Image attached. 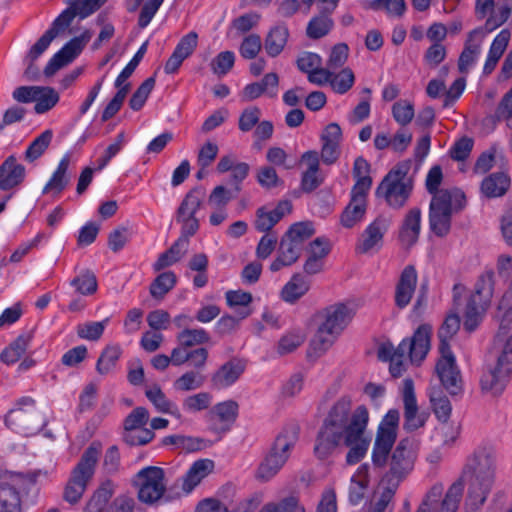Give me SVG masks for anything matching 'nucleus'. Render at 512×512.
I'll return each mask as SVG.
<instances>
[{
    "instance_id": "nucleus-1",
    "label": "nucleus",
    "mask_w": 512,
    "mask_h": 512,
    "mask_svg": "<svg viewBox=\"0 0 512 512\" xmlns=\"http://www.w3.org/2000/svg\"><path fill=\"white\" fill-rule=\"evenodd\" d=\"M496 459L491 448H478L463 468L462 474L443 497L442 484L433 485L426 493L416 512H456L467 483L466 506L476 511L480 509L495 482Z\"/></svg>"
},
{
    "instance_id": "nucleus-2",
    "label": "nucleus",
    "mask_w": 512,
    "mask_h": 512,
    "mask_svg": "<svg viewBox=\"0 0 512 512\" xmlns=\"http://www.w3.org/2000/svg\"><path fill=\"white\" fill-rule=\"evenodd\" d=\"M351 407V398L342 396L329 410L315 441L314 454L318 459L330 457L342 440L350 448L346 455L348 464H356L365 456L370 443L365 436L369 413L364 405L353 412Z\"/></svg>"
},
{
    "instance_id": "nucleus-3",
    "label": "nucleus",
    "mask_w": 512,
    "mask_h": 512,
    "mask_svg": "<svg viewBox=\"0 0 512 512\" xmlns=\"http://www.w3.org/2000/svg\"><path fill=\"white\" fill-rule=\"evenodd\" d=\"M206 198V189L203 186L192 188L183 198L176 211V221L181 224V236L164 253L160 254L153 264L155 271L178 262L186 253L189 238L199 229V220L196 217L198 210L203 206Z\"/></svg>"
},
{
    "instance_id": "nucleus-4",
    "label": "nucleus",
    "mask_w": 512,
    "mask_h": 512,
    "mask_svg": "<svg viewBox=\"0 0 512 512\" xmlns=\"http://www.w3.org/2000/svg\"><path fill=\"white\" fill-rule=\"evenodd\" d=\"M354 314V309L344 303H337L325 308L319 315L322 322L311 340L312 349L318 354L329 349L336 337L352 320Z\"/></svg>"
},
{
    "instance_id": "nucleus-5",
    "label": "nucleus",
    "mask_w": 512,
    "mask_h": 512,
    "mask_svg": "<svg viewBox=\"0 0 512 512\" xmlns=\"http://www.w3.org/2000/svg\"><path fill=\"white\" fill-rule=\"evenodd\" d=\"M465 205L464 193L457 189H442L432 197L429 205V226L438 237L446 236L451 229V219L454 212L460 211Z\"/></svg>"
},
{
    "instance_id": "nucleus-6",
    "label": "nucleus",
    "mask_w": 512,
    "mask_h": 512,
    "mask_svg": "<svg viewBox=\"0 0 512 512\" xmlns=\"http://www.w3.org/2000/svg\"><path fill=\"white\" fill-rule=\"evenodd\" d=\"M101 451L102 444L98 441L92 442L85 449L65 486L63 497L67 502L75 504L81 499L93 479Z\"/></svg>"
},
{
    "instance_id": "nucleus-7",
    "label": "nucleus",
    "mask_w": 512,
    "mask_h": 512,
    "mask_svg": "<svg viewBox=\"0 0 512 512\" xmlns=\"http://www.w3.org/2000/svg\"><path fill=\"white\" fill-rule=\"evenodd\" d=\"M410 167V161L398 163L383 178L376 189V195L383 197L392 208H402L411 195L413 181L411 177H408Z\"/></svg>"
},
{
    "instance_id": "nucleus-8",
    "label": "nucleus",
    "mask_w": 512,
    "mask_h": 512,
    "mask_svg": "<svg viewBox=\"0 0 512 512\" xmlns=\"http://www.w3.org/2000/svg\"><path fill=\"white\" fill-rule=\"evenodd\" d=\"M299 438V427L291 425L282 430L276 437L274 444L261 462L257 470V478L268 481L274 477L287 462L290 450L295 446Z\"/></svg>"
},
{
    "instance_id": "nucleus-9",
    "label": "nucleus",
    "mask_w": 512,
    "mask_h": 512,
    "mask_svg": "<svg viewBox=\"0 0 512 512\" xmlns=\"http://www.w3.org/2000/svg\"><path fill=\"white\" fill-rule=\"evenodd\" d=\"M417 441L406 437L401 439L391 449L388 460L389 470L384 474L382 483L398 487L399 484L411 473L417 458Z\"/></svg>"
},
{
    "instance_id": "nucleus-10",
    "label": "nucleus",
    "mask_w": 512,
    "mask_h": 512,
    "mask_svg": "<svg viewBox=\"0 0 512 512\" xmlns=\"http://www.w3.org/2000/svg\"><path fill=\"white\" fill-rule=\"evenodd\" d=\"M494 273L487 271L481 274L475 284L464 312V329L473 332L482 320L483 314L490 304L494 291Z\"/></svg>"
},
{
    "instance_id": "nucleus-11",
    "label": "nucleus",
    "mask_w": 512,
    "mask_h": 512,
    "mask_svg": "<svg viewBox=\"0 0 512 512\" xmlns=\"http://www.w3.org/2000/svg\"><path fill=\"white\" fill-rule=\"evenodd\" d=\"M399 419V411L392 409L387 412L378 426L371 454L375 468L384 469L388 464L389 454L397 439Z\"/></svg>"
},
{
    "instance_id": "nucleus-12",
    "label": "nucleus",
    "mask_w": 512,
    "mask_h": 512,
    "mask_svg": "<svg viewBox=\"0 0 512 512\" xmlns=\"http://www.w3.org/2000/svg\"><path fill=\"white\" fill-rule=\"evenodd\" d=\"M164 470L156 466L141 469L135 476L138 499L146 504H154L164 497L166 484Z\"/></svg>"
},
{
    "instance_id": "nucleus-13",
    "label": "nucleus",
    "mask_w": 512,
    "mask_h": 512,
    "mask_svg": "<svg viewBox=\"0 0 512 512\" xmlns=\"http://www.w3.org/2000/svg\"><path fill=\"white\" fill-rule=\"evenodd\" d=\"M431 332L430 325H420L411 338L403 339L398 347L394 348L393 357L404 361L408 356L412 363H421L430 349Z\"/></svg>"
},
{
    "instance_id": "nucleus-14",
    "label": "nucleus",
    "mask_w": 512,
    "mask_h": 512,
    "mask_svg": "<svg viewBox=\"0 0 512 512\" xmlns=\"http://www.w3.org/2000/svg\"><path fill=\"white\" fill-rule=\"evenodd\" d=\"M439 352L441 356L436 363V374L450 395H460L463 392V380L456 359L450 348L444 347V350Z\"/></svg>"
},
{
    "instance_id": "nucleus-15",
    "label": "nucleus",
    "mask_w": 512,
    "mask_h": 512,
    "mask_svg": "<svg viewBox=\"0 0 512 512\" xmlns=\"http://www.w3.org/2000/svg\"><path fill=\"white\" fill-rule=\"evenodd\" d=\"M390 220L378 216L361 234L355 250L359 254H369L380 249L385 232L388 230Z\"/></svg>"
},
{
    "instance_id": "nucleus-16",
    "label": "nucleus",
    "mask_w": 512,
    "mask_h": 512,
    "mask_svg": "<svg viewBox=\"0 0 512 512\" xmlns=\"http://www.w3.org/2000/svg\"><path fill=\"white\" fill-rule=\"evenodd\" d=\"M404 402V428L408 431H414L424 426L427 415L418 412V406L414 393V385L411 379H405L403 390Z\"/></svg>"
},
{
    "instance_id": "nucleus-17",
    "label": "nucleus",
    "mask_w": 512,
    "mask_h": 512,
    "mask_svg": "<svg viewBox=\"0 0 512 512\" xmlns=\"http://www.w3.org/2000/svg\"><path fill=\"white\" fill-rule=\"evenodd\" d=\"M485 37L483 28H476L469 32L464 49L458 59V70L462 74H467L470 68L476 62L481 53V45Z\"/></svg>"
},
{
    "instance_id": "nucleus-18",
    "label": "nucleus",
    "mask_w": 512,
    "mask_h": 512,
    "mask_svg": "<svg viewBox=\"0 0 512 512\" xmlns=\"http://www.w3.org/2000/svg\"><path fill=\"white\" fill-rule=\"evenodd\" d=\"M342 130L339 124H328L321 134V160L327 165L335 163L340 156Z\"/></svg>"
},
{
    "instance_id": "nucleus-19",
    "label": "nucleus",
    "mask_w": 512,
    "mask_h": 512,
    "mask_svg": "<svg viewBox=\"0 0 512 512\" xmlns=\"http://www.w3.org/2000/svg\"><path fill=\"white\" fill-rule=\"evenodd\" d=\"M245 371V363L241 359L232 358L221 365L211 376L213 389H224L233 385Z\"/></svg>"
},
{
    "instance_id": "nucleus-20",
    "label": "nucleus",
    "mask_w": 512,
    "mask_h": 512,
    "mask_svg": "<svg viewBox=\"0 0 512 512\" xmlns=\"http://www.w3.org/2000/svg\"><path fill=\"white\" fill-rule=\"evenodd\" d=\"M511 373L512 368L500 366L496 363L483 373L480 379L482 391L493 396L501 394L510 379Z\"/></svg>"
},
{
    "instance_id": "nucleus-21",
    "label": "nucleus",
    "mask_w": 512,
    "mask_h": 512,
    "mask_svg": "<svg viewBox=\"0 0 512 512\" xmlns=\"http://www.w3.org/2000/svg\"><path fill=\"white\" fill-rule=\"evenodd\" d=\"M417 285V271L413 265L406 266L395 287V305L403 309L410 303Z\"/></svg>"
},
{
    "instance_id": "nucleus-22",
    "label": "nucleus",
    "mask_w": 512,
    "mask_h": 512,
    "mask_svg": "<svg viewBox=\"0 0 512 512\" xmlns=\"http://www.w3.org/2000/svg\"><path fill=\"white\" fill-rule=\"evenodd\" d=\"M322 58L312 52H303L297 59V67L300 71L307 73L309 82L317 85H324L327 80L328 70L321 67Z\"/></svg>"
},
{
    "instance_id": "nucleus-23",
    "label": "nucleus",
    "mask_w": 512,
    "mask_h": 512,
    "mask_svg": "<svg viewBox=\"0 0 512 512\" xmlns=\"http://www.w3.org/2000/svg\"><path fill=\"white\" fill-rule=\"evenodd\" d=\"M25 178V167L17 163L15 156H9L0 165V189L7 191L20 185Z\"/></svg>"
},
{
    "instance_id": "nucleus-24",
    "label": "nucleus",
    "mask_w": 512,
    "mask_h": 512,
    "mask_svg": "<svg viewBox=\"0 0 512 512\" xmlns=\"http://www.w3.org/2000/svg\"><path fill=\"white\" fill-rule=\"evenodd\" d=\"M367 192L351 190V199L341 214V224L346 228L353 227L366 212Z\"/></svg>"
},
{
    "instance_id": "nucleus-25",
    "label": "nucleus",
    "mask_w": 512,
    "mask_h": 512,
    "mask_svg": "<svg viewBox=\"0 0 512 512\" xmlns=\"http://www.w3.org/2000/svg\"><path fill=\"white\" fill-rule=\"evenodd\" d=\"M420 227L421 210L419 208H412L405 215L399 231V239L406 248H410L418 241Z\"/></svg>"
},
{
    "instance_id": "nucleus-26",
    "label": "nucleus",
    "mask_w": 512,
    "mask_h": 512,
    "mask_svg": "<svg viewBox=\"0 0 512 512\" xmlns=\"http://www.w3.org/2000/svg\"><path fill=\"white\" fill-rule=\"evenodd\" d=\"M214 466V462L210 459L195 461L182 478V490L185 493H190L205 477L213 472Z\"/></svg>"
},
{
    "instance_id": "nucleus-27",
    "label": "nucleus",
    "mask_w": 512,
    "mask_h": 512,
    "mask_svg": "<svg viewBox=\"0 0 512 512\" xmlns=\"http://www.w3.org/2000/svg\"><path fill=\"white\" fill-rule=\"evenodd\" d=\"M301 252L302 248L297 246L295 241L282 236L278 247V255L271 263L270 270L276 272L283 267L291 266L299 259Z\"/></svg>"
},
{
    "instance_id": "nucleus-28",
    "label": "nucleus",
    "mask_w": 512,
    "mask_h": 512,
    "mask_svg": "<svg viewBox=\"0 0 512 512\" xmlns=\"http://www.w3.org/2000/svg\"><path fill=\"white\" fill-rule=\"evenodd\" d=\"M511 179L505 172H495L481 182V193L487 198L504 196L510 188Z\"/></svg>"
},
{
    "instance_id": "nucleus-29",
    "label": "nucleus",
    "mask_w": 512,
    "mask_h": 512,
    "mask_svg": "<svg viewBox=\"0 0 512 512\" xmlns=\"http://www.w3.org/2000/svg\"><path fill=\"white\" fill-rule=\"evenodd\" d=\"M492 352L496 355V363L512 368V333L498 331L493 341Z\"/></svg>"
},
{
    "instance_id": "nucleus-30",
    "label": "nucleus",
    "mask_w": 512,
    "mask_h": 512,
    "mask_svg": "<svg viewBox=\"0 0 512 512\" xmlns=\"http://www.w3.org/2000/svg\"><path fill=\"white\" fill-rule=\"evenodd\" d=\"M48 47L49 45L38 39L30 48L23 60L26 64V69L23 72V76L26 80L35 82L41 79V72L36 62Z\"/></svg>"
},
{
    "instance_id": "nucleus-31",
    "label": "nucleus",
    "mask_w": 512,
    "mask_h": 512,
    "mask_svg": "<svg viewBox=\"0 0 512 512\" xmlns=\"http://www.w3.org/2000/svg\"><path fill=\"white\" fill-rule=\"evenodd\" d=\"M145 396L154 405L158 412L171 414L177 419H181L182 415L179 408L165 396L159 385L147 388Z\"/></svg>"
},
{
    "instance_id": "nucleus-32",
    "label": "nucleus",
    "mask_w": 512,
    "mask_h": 512,
    "mask_svg": "<svg viewBox=\"0 0 512 512\" xmlns=\"http://www.w3.org/2000/svg\"><path fill=\"white\" fill-rule=\"evenodd\" d=\"M70 164V155L66 154L60 160L57 169L52 174V177L43 188V193L47 194L53 192L60 194L68 185L70 177L67 175L68 167Z\"/></svg>"
},
{
    "instance_id": "nucleus-33",
    "label": "nucleus",
    "mask_w": 512,
    "mask_h": 512,
    "mask_svg": "<svg viewBox=\"0 0 512 512\" xmlns=\"http://www.w3.org/2000/svg\"><path fill=\"white\" fill-rule=\"evenodd\" d=\"M510 39V32L506 29L502 30L493 40L488 57L483 67V73L488 75L496 67L498 61L502 57Z\"/></svg>"
},
{
    "instance_id": "nucleus-34",
    "label": "nucleus",
    "mask_w": 512,
    "mask_h": 512,
    "mask_svg": "<svg viewBox=\"0 0 512 512\" xmlns=\"http://www.w3.org/2000/svg\"><path fill=\"white\" fill-rule=\"evenodd\" d=\"M76 16H78V14L70 5L62 11L53 21L51 27L39 39L47 45H50L58 35L62 34L70 26Z\"/></svg>"
},
{
    "instance_id": "nucleus-35",
    "label": "nucleus",
    "mask_w": 512,
    "mask_h": 512,
    "mask_svg": "<svg viewBox=\"0 0 512 512\" xmlns=\"http://www.w3.org/2000/svg\"><path fill=\"white\" fill-rule=\"evenodd\" d=\"M289 36L288 28L284 25L275 26L265 38L264 47L271 57L278 56L284 49Z\"/></svg>"
},
{
    "instance_id": "nucleus-36",
    "label": "nucleus",
    "mask_w": 512,
    "mask_h": 512,
    "mask_svg": "<svg viewBox=\"0 0 512 512\" xmlns=\"http://www.w3.org/2000/svg\"><path fill=\"white\" fill-rule=\"evenodd\" d=\"M334 26L330 13L320 10L319 14L312 17L306 28V35L310 39H320L326 36Z\"/></svg>"
},
{
    "instance_id": "nucleus-37",
    "label": "nucleus",
    "mask_w": 512,
    "mask_h": 512,
    "mask_svg": "<svg viewBox=\"0 0 512 512\" xmlns=\"http://www.w3.org/2000/svg\"><path fill=\"white\" fill-rule=\"evenodd\" d=\"M309 290V283L301 274H294L281 291V297L285 302L295 303Z\"/></svg>"
},
{
    "instance_id": "nucleus-38",
    "label": "nucleus",
    "mask_w": 512,
    "mask_h": 512,
    "mask_svg": "<svg viewBox=\"0 0 512 512\" xmlns=\"http://www.w3.org/2000/svg\"><path fill=\"white\" fill-rule=\"evenodd\" d=\"M30 333H23L19 335L13 342L6 347L0 355L1 360L6 364H13L17 362L21 356L26 352V349L31 341Z\"/></svg>"
},
{
    "instance_id": "nucleus-39",
    "label": "nucleus",
    "mask_w": 512,
    "mask_h": 512,
    "mask_svg": "<svg viewBox=\"0 0 512 512\" xmlns=\"http://www.w3.org/2000/svg\"><path fill=\"white\" fill-rule=\"evenodd\" d=\"M370 164L362 156L354 161L353 176L356 179L355 185L352 187L354 191L367 192L372 185V178L369 176Z\"/></svg>"
},
{
    "instance_id": "nucleus-40",
    "label": "nucleus",
    "mask_w": 512,
    "mask_h": 512,
    "mask_svg": "<svg viewBox=\"0 0 512 512\" xmlns=\"http://www.w3.org/2000/svg\"><path fill=\"white\" fill-rule=\"evenodd\" d=\"M114 492V484L111 480L104 481L100 487L94 492L87 504L88 512H103L108 501Z\"/></svg>"
},
{
    "instance_id": "nucleus-41",
    "label": "nucleus",
    "mask_w": 512,
    "mask_h": 512,
    "mask_svg": "<svg viewBox=\"0 0 512 512\" xmlns=\"http://www.w3.org/2000/svg\"><path fill=\"white\" fill-rule=\"evenodd\" d=\"M92 36L93 32L91 30H85L80 36L74 37L68 41L58 53L65 58L68 63H71L91 40Z\"/></svg>"
},
{
    "instance_id": "nucleus-42",
    "label": "nucleus",
    "mask_w": 512,
    "mask_h": 512,
    "mask_svg": "<svg viewBox=\"0 0 512 512\" xmlns=\"http://www.w3.org/2000/svg\"><path fill=\"white\" fill-rule=\"evenodd\" d=\"M327 70L329 76H327L325 84L329 83L336 93L344 94L352 88L355 77L350 68H344L338 74L329 69Z\"/></svg>"
},
{
    "instance_id": "nucleus-43",
    "label": "nucleus",
    "mask_w": 512,
    "mask_h": 512,
    "mask_svg": "<svg viewBox=\"0 0 512 512\" xmlns=\"http://www.w3.org/2000/svg\"><path fill=\"white\" fill-rule=\"evenodd\" d=\"M21 498L15 487L0 485V512H21Z\"/></svg>"
},
{
    "instance_id": "nucleus-44",
    "label": "nucleus",
    "mask_w": 512,
    "mask_h": 512,
    "mask_svg": "<svg viewBox=\"0 0 512 512\" xmlns=\"http://www.w3.org/2000/svg\"><path fill=\"white\" fill-rule=\"evenodd\" d=\"M53 137V132L50 129L42 132L33 142L28 146L24 158L28 162H34L39 159L49 147Z\"/></svg>"
},
{
    "instance_id": "nucleus-45",
    "label": "nucleus",
    "mask_w": 512,
    "mask_h": 512,
    "mask_svg": "<svg viewBox=\"0 0 512 512\" xmlns=\"http://www.w3.org/2000/svg\"><path fill=\"white\" fill-rule=\"evenodd\" d=\"M121 348L118 345H109L104 348L96 363V370L100 375L108 374L121 356Z\"/></svg>"
},
{
    "instance_id": "nucleus-46",
    "label": "nucleus",
    "mask_w": 512,
    "mask_h": 512,
    "mask_svg": "<svg viewBox=\"0 0 512 512\" xmlns=\"http://www.w3.org/2000/svg\"><path fill=\"white\" fill-rule=\"evenodd\" d=\"M175 284L176 275L172 271L163 272L151 283L149 291L153 298L163 299Z\"/></svg>"
},
{
    "instance_id": "nucleus-47",
    "label": "nucleus",
    "mask_w": 512,
    "mask_h": 512,
    "mask_svg": "<svg viewBox=\"0 0 512 512\" xmlns=\"http://www.w3.org/2000/svg\"><path fill=\"white\" fill-rule=\"evenodd\" d=\"M60 100L59 93L50 86H41V92L35 101L34 111L44 114L54 108Z\"/></svg>"
},
{
    "instance_id": "nucleus-48",
    "label": "nucleus",
    "mask_w": 512,
    "mask_h": 512,
    "mask_svg": "<svg viewBox=\"0 0 512 512\" xmlns=\"http://www.w3.org/2000/svg\"><path fill=\"white\" fill-rule=\"evenodd\" d=\"M460 328V318L457 314H449L438 330V338L440 340L439 350L444 347L450 348L449 341L457 333Z\"/></svg>"
},
{
    "instance_id": "nucleus-49",
    "label": "nucleus",
    "mask_w": 512,
    "mask_h": 512,
    "mask_svg": "<svg viewBox=\"0 0 512 512\" xmlns=\"http://www.w3.org/2000/svg\"><path fill=\"white\" fill-rule=\"evenodd\" d=\"M315 233L311 222H298L290 226L283 235L289 240L295 241L297 246L303 249L304 243Z\"/></svg>"
},
{
    "instance_id": "nucleus-50",
    "label": "nucleus",
    "mask_w": 512,
    "mask_h": 512,
    "mask_svg": "<svg viewBox=\"0 0 512 512\" xmlns=\"http://www.w3.org/2000/svg\"><path fill=\"white\" fill-rule=\"evenodd\" d=\"M238 403L234 400H227L213 406L209 411L211 417L216 416L221 422L232 424L238 416Z\"/></svg>"
},
{
    "instance_id": "nucleus-51",
    "label": "nucleus",
    "mask_w": 512,
    "mask_h": 512,
    "mask_svg": "<svg viewBox=\"0 0 512 512\" xmlns=\"http://www.w3.org/2000/svg\"><path fill=\"white\" fill-rule=\"evenodd\" d=\"M177 340L182 347L190 348L195 345H201L210 341L209 334L202 328L183 329L178 335Z\"/></svg>"
},
{
    "instance_id": "nucleus-52",
    "label": "nucleus",
    "mask_w": 512,
    "mask_h": 512,
    "mask_svg": "<svg viewBox=\"0 0 512 512\" xmlns=\"http://www.w3.org/2000/svg\"><path fill=\"white\" fill-rule=\"evenodd\" d=\"M205 382V376L199 371L190 370L182 374L174 382V386L180 391H191L198 389L203 386Z\"/></svg>"
},
{
    "instance_id": "nucleus-53",
    "label": "nucleus",
    "mask_w": 512,
    "mask_h": 512,
    "mask_svg": "<svg viewBox=\"0 0 512 512\" xmlns=\"http://www.w3.org/2000/svg\"><path fill=\"white\" fill-rule=\"evenodd\" d=\"M77 292L82 295H92L97 291L98 284L95 274L90 270L83 271L71 281Z\"/></svg>"
},
{
    "instance_id": "nucleus-54",
    "label": "nucleus",
    "mask_w": 512,
    "mask_h": 512,
    "mask_svg": "<svg viewBox=\"0 0 512 512\" xmlns=\"http://www.w3.org/2000/svg\"><path fill=\"white\" fill-rule=\"evenodd\" d=\"M368 8L379 11L385 10L389 16L401 17L406 10L405 0H372Z\"/></svg>"
},
{
    "instance_id": "nucleus-55",
    "label": "nucleus",
    "mask_w": 512,
    "mask_h": 512,
    "mask_svg": "<svg viewBox=\"0 0 512 512\" xmlns=\"http://www.w3.org/2000/svg\"><path fill=\"white\" fill-rule=\"evenodd\" d=\"M460 426L449 423L447 421H441L436 427L435 438L436 441L442 445L451 446L459 437Z\"/></svg>"
},
{
    "instance_id": "nucleus-56",
    "label": "nucleus",
    "mask_w": 512,
    "mask_h": 512,
    "mask_svg": "<svg viewBox=\"0 0 512 512\" xmlns=\"http://www.w3.org/2000/svg\"><path fill=\"white\" fill-rule=\"evenodd\" d=\"M212 395L208 392H200L187 396L182 403L183 409L196 413L209 408L212 403Z\"/></svg>"
},
{
    "instance_id": "nucleus-57",
    "label": "nucleus",
    "mask_w": 512,
    "mask_h": 512,
    "mask_svg": "<svg viewBox=\"0 0 512 512\" xmlns=\"http://www.w3.org/2000/svg\"><path fill=\"white\" fill-rule=\"evenodd\" d=\"M154 86H155V78L154 77L147 78L131 96V98L129 100L130 108L134 111L140 110L144 106V104H145L149 94L153 90Z\"/></svg>"
},
{
    "instance_id": "nucleus-58",
    "label": "nucleus",
    "mask_w": 512,
    "mask_h": 512,
    "mask_svg": "<svg viewBox=\"0 0 512 512\" xmlns=\"http://www.w3.org/2000/svg\"><path fill=\"white\" fill-rule=\"evenodd\" d=\"M130 91V83H126L123 88L119 89L112 100L106 105L103 110L101 120L102 122H106L120 110L122 107L124 100L127 94Z\"/></svg>"
},
{
    "instance_id": "nucleus-59",
    "label": "nucleus",
    "mask_w": 512,
    "mask_h": 512,
    "mask_svg": "<svg viewBox=\"0 0 512 512\" xmlns=\"http://www.w3.org/2000/svg\"><path fill=\"white\" fill-rule=\"evenodd\" d=\"M235 55L232 51L220 52L210 63L211 70L218 76L226 75L234 66Z\"/></svg>"
},
{
    "instance_id": "nucleus-60",
    "label": "nucleus",
    "mask_w": 512,
    "mask_h": 512,
    "mask_svg": "<svg viewBox=\"0 0 512 512\" xmlns=\"http://www.w3.org/2000/svg\"><path fill=\"white\" fill-rule=\"evenodd\" d=\"M108 318L100 322H87L78 325L77 335L86 340L96 341L102 336Z\"/></svg>"
},
{
    "instance_id": "nucleus-61",
    "label": "nucleus",
    "mask_w": 512,
    "mask_h": 512,
    "mask_svg": "<svg viewBox=\"0 0 512 512\" xmlns=\"http://www.w3.org/2000/svg\"><path fill=\"white\" fill-rule=\"evenodd\" d=\"M149 421V412L144 407H137L125 418L123 426L124 432L137 430L145 427Z\"/></svg>"
},
{
    "instance_id": "nucleus-62",
    "label": "nucleus",
    "mask_w": 512,
    "mask_h": 512,
    "mask_svg": "<svg viewBox=\"0 0 512 512\" xmlns=\"http://www.w3.org/2000/svg\"><path fill=\"white\" fill-rule=\"evenodd\" d=\"M155 434L151 429L145 427L138 428L137 430L123 432V441L130 446H142L149 443Z\"/></svg>"
},
{
    "instance_id": "nucleus-63",
    "label": "nucleus",
    "mask_w": 512,
    "mask_h": 512,
    "mask_svg": "<svg viewBox=\"0 0 512 512\" xmlns=\"http://www.w3.org/2000/svg\"><path fill=\"white\" fill-rule=\"evenodd\" d=\"M305 341V336L299 332L288 333L278 342L277 351L280 355L294 352Z\"/></svg>"
},
{
    "instance_id": "nucleus-64",
    "label": "nucleus",
    "mask_w": 512,
    "mask_h": 512,
    "mask_svg": "<svg viewBox=\"0 0 512 512\" xmlns=\"http://www.w3.org/2000/svg\"><path fill=\"white\" fill-rule=\"evenodd\" d=\"M398 487L386 485L383 488L379 498L373 503L368 512H392L390 503L396 493Z\"/></svg>"
}]
</instances>
